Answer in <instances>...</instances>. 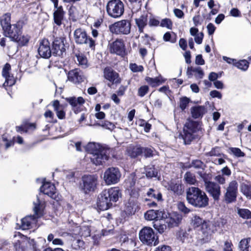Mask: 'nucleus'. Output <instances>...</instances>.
<instances>
[{
	"mask_svg": "<svg viewBox=\"0 0 251 251\" xmlns=\"http://www.w3.org/2000/svg\"><path fill=\"white\" fill-rule=\"evenodd\" d=\"M34 215L26 216L21 220V227L23 230L32 228L36 224L37 219L43 215L46 202L41 198V195L37 196L36 201L33 202Z\"/></svg>",
	"mask_w": 251,
	"mask_h": 251,
	"instance_id": "obj_1",
	"label": "nucleus"
},
{
	"mask_svg": "<svg viewBox=\"0 0 251 251\" xmlns=\"http://www.w3.org/2000/svg\"><path fill=\"white\" fill-rule=\"evenodd\" d=\"M187 202L196 208H204L208 205L209 199L204 192L198 187H190L186 190Z\"/></svg>",
	"mask_w": 251,
	"mask_h": 251,
	"instance_id": "obj_2",
	"label": "nucleus"
},
{
	"mask_svg": "<svg viewBox=\"0 0 251 251\" xmlns=\"http://www.w3.org/2000/svg\"><path fill=\"white\" fill-rule=\"evenodd\" d=\"M201 128L199 123L188 119L183 127V133H180L179 139L183 140L184 144H190L197 137V134L201 131Z\"/></svg>",
	"mask_w": 251,
	"mask_h": 251,
	"instance_id": "obj_3",
	"label": "nucleus"
},
{
	"mask_svg": "<svg viewBox=\"0 0 251 251\" xmlns=\"http://www.w3.org/2000/svg\"><path fill=\"white\" fill-rule=\"evenodd\" d=\"M98 184V176L94 175H85L79 183V190L85 194L94 191Z\"/></svg>",
	"mask_w": 251,
	"mask_h": 251,
	"instance_id": "obj_4",
	"label": "nucleus"
},
{
	"mask_svg": "<svg viewBox=\"0 0 251 251\" xmlns=\"http://www.w3.org/2000/svg\"><path fill=\"white\" fill-rule=\"evenodd\" d=\"M139 238L143 244L147 246H155L158 244V238L150 227L145 226L142 228L139 233Z\"/></svg>",
	"mask_w": 251,
	"mask_h": 251,
	"instance_id": "obj_5",
	"label": "nucleus"
},
{
	"mask_svg": "<svg viewBox=\"0 0 251 251\" xmlns=\"http://www.w3.org/2000/svg\"><path fill=\"white\" fill-rule=\"evenodd\" d=\"M106 11L112 18H120L124 12V3L121 0H110L107 3Z\"/></svg>",
	"mask_w": 251,
	"mask_h": 251,
	"instance_id": "obj_6",
	"label": "nucleus"
},
{
	"mask_svg": "<svg viewBox=\"0 0 251 251\" xmlns=\"http://www.w3.org/2000/svg\"><path fill=\"white\" fill-rule=\"evenodd\" d=\"M192 224L195 227L201 226V229L203 233L206 236L211 235L217 230L216 226H214L212 222L210 221H204L200 217L194 216L192 219Z\"/></svg>",
	"mask_w": 251,
	"mask_h": 251,
	"instance_id": "obj_7",
	"label": "nucleus"
},
{
	"mask_svg": "<svg viewBox=\"0 0 251 251\" xmlns=\"http://www.w3.org/2000/svg\"><path fill=\"white\" fill-rule=\"evenodd\" d=\"M74 39L77 44H86L90 48H93L95 46V41L88 37L86 31L82 28L76 29L74 33Z\"/></svg>",
	"mask_w": 251,
	"mask_h": 251,
	"instance_id": "obj_8",
	"label": "nucleus"
},
{
	"mask_svg": "<svg viewBox=\"0 0 251 251\" xmlns=\"http://www.w3.org/2000/svg\"><path fill=\"white\" fill-rule=\"evenodd\" d=\"M131 24L128 20H121L111 25L109 29L111 32L116 34H128L130 31Z\"/></svg>",
	"mask_w": 251,
	"mask_h": 251,
	"instance_id": "obj_9",
	"label": "nucleus"
},
{
	"mask_svg": "<svg viewBox=\"0 0 251 251\" xmlns=\"http://www.w3.org/2000/svg\"><path fill=\"white\" fill-rule=\"evenodd\" d=\"M121 176V173L118 168L111 167L105 171L103 179L106 184H114L119 181Z\"/></svg>",
	"mask_w": 251,
	"mask_h": 251,
	"instance_id": "obj_10",
	"label": "nucleus"
},
{
	"mask_svg": "<svg viewBox=\"0 0 251 251\" xmlns=\"http://www.w3.org/2000/svg\"><path fill=\"white\" fill-rule=\"evenodd\" d=\"M40 191L43 193V194H39V195H37V196L41 195V198L44 201L45 200L43 198L44 195H47L56 201H59L60 199L58 193L56 191L54 185L50 182H44L40 188ZM37 197H36V198Z\"/></svg>",
	"mask_w": 251,
	"mask_h": 251,
	"instance_id": "obj_11",
	"label": "nucleus"
},
{
	"mask_svg": "<svg viewBox=\"0 0 251 251\" xmlns=\"http://www.w3.org/2000/svg\"><path fill=\"white\" fill-rule=\"evenodd\" d=\"M66 100L70 104L72 110L75 114H77L83 111L85 100L82 97H71L67 98Z\"/></svg>",
	"mask_w": 251,
	"mask_h": 251,
	"instance_id": "obj_12",
	"label": "nucleus"
},
{
	"mask_svg": "<svg viewBox=\"0 0 251 251\" xmlns=\"http://www.w3.org/2000/svg\"><path fill=\"white\" fill-rule=\"evenodd\" d=\"M237 190L238 183L236 180H233L228 184L225 195V201L227 203H231L236 201Z\"/></svg>",
	"mask_w": 251,
	"mask_h": 251,
	"instance_id": "obj_13",
	"label": "nucleus"
},
{
	"mask_svg": "<svg viewBox=\"0 0 251 251\" xmlns=\"http://www.w3.org/2000/svg\"><path fill=\"white\" fill-rule=\"evenodd\" d=\"M206 191L212 197L215 201L219 200L221 195V187L217 183L204 180Z\"/></svg>",
	"mask_w": 251,
	"mask_h": 251,
	"instance_id": "obj_14",
	"label": "nucleus"
},
{
	"mask_svg": "<svg viewBox=\"0 0 251 251\" xmlns=\"http://www.w3.org/2000/svg\"><path fill=\"white\" fill-rule=\"evenodd\" d=\"M10 65L8 63L5 64L2 70V75L5 79V81L3 83L0 82V86H12L15 83L16 79L13 75L10 74Z\"/></svg>",
	"mask_w": 251,
	"mask_h": 251,
	"instance_id": "obj_15",
	"label": "nucleus"
},
{
	"mask_svg": "<svg viewBox=\"0 0 251 251\" xmlns=\"http://www.w3.org/2000/svg\"><path fill=\"white\" fill-rule=\"evenodd\" d=\"M110 51L112 53L124 56L126 54L125 45L122 39H117L109 45Z\"/></svg>",
	"mask_w": 251,
	"mask_h": 251,
	"instance_id": "obj_16",
	"label": "nucleus"
},
{
	"mask_svg": "<svg viewBox=\"0 0 251 251\" xmlns=\"http://www.w3.org/2000/svg\"><path fill=\"white\" fill-rule=\"evenodd\" d=\"M65 39L63 37L56 38L52 43V53L55 56H62L65 52L64 41Z\"/></svg>",
	"mask_w": 251,
	"mask_h": 251,
	"instance_id": "obj_17",
	"label": "nucleus"
},
{
	"mask_svg": "<svg viewBox=\"0 0 251 251\" xmlns=\"http://www.w3.org/2000/svg\"><path fill=\"white\" fill-rule=\"evenodd\" d=\"M112 205L110 201L109 195H107L105 190H103L99 195L97 200V205L100 210H106L109 208Z\"/></svg>",
	"mask_w": 251,
	"mask_h": 251,
	"instance_id": "obj_18",
	"label": "nucleus"
},
{
	"mask_svg": "<svg viewBox=\"0 0 251 251\" xmlns=\"http://www.w3.org/2000/svg\"><path fill=\"white\" fill-rule=\"evenodd\" d=\"M92 162L96 165H102L108 159V156L107 154V151L104 149L93 153L90 156Z\"/></svg>",
	"mask_w": 251,
	"mask_h": 251,
	"instance_id": "obj_19",
	"label": "nucleus"
},
{
	"mask_svg": "<svg viewBox=\"0 0 251 251\" xmlns=\"http://www.w3.org/2000/svg\"><path fill=\"white\" fill-rule=\"evenodd\" d=\"M38 52L40 56L44 58H49L51 56L52 53L48 40L44 39L40 42Z\"/></svg>",
	"mask_w": 251,
	"mask_h": 251,
	"instance_id": "obj_20",
	"label": "nucleus"
},
{
	"mask_svg": "<svg viewBox=\"0 0 251 251\" xmlns=\"http://www.w3.org/2000/svg\"><path fill=\"white\" fill-rule=\"evenodd\" d=\"M103 76L104 78L113 84H118L121 82L119 74L110 67H106L104 69Z\"/></svg>",
	"mask_w": 251,
	"mask_h": 251,
	"instance_id": "obj_21",
	"label": "nucleus"
},
{
	"mask_svg": "<svg viewBox=\"0 0 251 251\" xmlns=\"http://www.w3.org/2000/svg\"><path fill=\"white\" fill-rule=\"evenodd\" d=\"M22 25L20 22L12 25L11 27L5 31L4 34L6 36L9 37L13 41L18 39L19 36L22 34Z\"/></svg>",
	"mask_w": 251,
	"mask_h": 251,
	"instance_id": "obj_22",
	"label": "nucleus"
},
{
	"mask_svg": "<svg viewBox=\"0 0 251 251\" xmlns=\"http://www.w3.org/2000/svg\"><path fill=\"white\" fill-rule=\"evenodd\" d=\"M68 79L74 83H79L83 81V76L80 70L75 69L69 72Z\"/></svg>",
	"mask_w": 251,
	"mask_h": 251,
	"instance_id": "obj_23",
	"label": "nucleus"
},
{
	"mask_svg": "<svg viewBox=\"0 0 251 251\" xmlns=\"http://www.w3.org/2000/svg\"><path fill=\"white\" fill-rule=\"evenodd\" d=\"M182 217V215L177 213H173L170 214L169 217L166 219V223L169 227L177 226L181 223Z\"/></svg>",
	"mask_w": 251,
	"mask_h": 251,
	"instance_id": "obj_24",
	"label": "nucleus"
},
{
	"mask_svg": "<svg viewBox=\"0 0 251 251\" xmlns=\"http://www.w3.org/2000/svg\"><path fill=\"white\" fill-rule=\"evenodd\" d=\"M164 213L161 210H149L145 213V218L148 221H158L164 217Z\"/></svg>",
	"mask_w": 251,
	"mask_h": 251,
	"instance_id": "obj_25",
	"label": "nucleus"
},
{
	"mask_svg": "<svg viewBox=\"0 0 251 251\" xmlns=\"http://www.w3.org/2000/svg\"><path fill=\"white\" fill-rule=\"evenodd\" d=\"M109 199L111 202H116L119 198L121 197V192L118 187H112L108 189H105Z\"/></svg>",
	"mask_w": 251,
	"mask_h": 251,
	"instance_id": "obj_26",
	"label": "nucleus"
},
{
	"mask_svg": "<svg viewBox=\"0 0 251 251\" xmlns=\"http://www.w3.org/2000/svg\"><path fill=\"white\" fill-rule=\"evenodd\" d=\"M0 23L3 31H7L12 26L11 24V14L6 13L2 15L0 18Z\"/></svg>",
	"mask_w": 251,
	"mask_h": 251,
	"instance_id": "obj_27",
	"label": "nucleus"
},
{
	"mask_svg": "<svg viewBox=\"0 0 251 251\" xmlns=\"http://www.w3.org/2000/svg\"><path fill=\"white\" fill-rule=\"evenodd\" d=\"M52 106L55 111L57 117L59 119H64L65 118V112L63 109V107L60 104L58 100H55L53 101Z\"/></svg>",
	"mask_w": 251,
	"mask_h": 251,
	"instance_id": "obj_28",
	"label": "nucleus"
},
{
	"mask_svg": "<svg viewBox=\"0 0 251 251\" xmlns=\"http://www.w3.org/2000/svg\"><path fill=\"white\" fill-rule=\"evenodd\" d=\"M135 22L139 28V30L140 32L143 31V29L147 25L148 23V14L144 13L141 15L139 18L135 19Z\"/></svg>",
	"mask_w": 251,
	"mask_h": 251,
	"instance_id": "obj_29",
	"label": "nucleus"
},
{
	"mask_svg": "<svg viewBox=\"0 0 251 251\" xmlns=\"http://www.w3.org/2000/svg\"><path fill=\"white\" fill-rule=\"evenodd\" d=\"M191 114L195 119L201 117L206 112V108L203 106H196L192 107Z\"/></svg>",
	"mask_w": 251,
	"mask_h": 251,
	"instance_id": "obj_30",
	"label": "nucleus"
},
{
	"mask_svg": "<svg viewBox=\"0 0 251 251\" xmlns=\"http://www.w3.org/2000/svg\"><path fill=\"white\" fill-rule=\"evenodd\" d=\"M190 230L188 231L183 230L178 231L176 233L177 239L182 243L191 242L192 236L190 234Z\"/></svg>",
	"mask_w": 251,
	"mask_h": 251,
	"instance_id": "obj_31",
	"label": "nucleus"
},
{
	"mask_svg": "<svg viewBox=\"0 0 251 251\" xmlns=\"http://www.w3.org/2000/svg\"><path fill=\"white\" fill-rule=\"evenodd\" d=\"M143 147L139 145L130 146L128 148L127 151L128 154L131 157L135 158L142 154Z\"/></svg>",
	"mask_w": 251,
	"mask_h": 251,
	"instance_id": "obj_32",
	"label": "nucleus"
},
{
	"mask_svg": "<svg viewBox=\"0 0 251 251\" xmlns=\"http://www.w3.org/2000/svg\"><path fill=\"white\" fill-rule=\"evenodd\" d=\"M136 174L135 173L131 174L126 179L124 183L125 187L130 191V189L135 187L136 183Z\"/></svg>",
	"mask_w": 251,
	"mask_h": 251,
	"instance_id": "obj_33",
	"label": "nucleus"
},
{
	"mask_svg": "<svg viewBox=\"0 0 251 251\" xmlns=\"http://www.w3.org/2000/svg\"><path fill=\"white\" fill-rule=\"evenodd\" d=\"M147 196L148 200H156L158 201L162 200V194L157 190L150 188L147 192Z\"/></svg>",
	"mask_w": 251,
	"mask_h": 251,
	"instance_id": "obj_34",
	"label": "nucleus"
},
{
	"mask_svg": "<svg viewBox=\"0 0 251 251\" xmlns=\"http://www.w3.org/2000/svg\"><path fill=\"white\" fill-rule=\"evenodd\" d=\"M240 251H251V238L242 239L239 245Z\"/></svg>",
	"mask_w": 251,
	"mask_h": 251,
	"instance_id": "obj_35",
	"label": "nucleus"
},
{
	"mask_svg": "<svg viewBox=\"0 0 251 251\" xmlns=\"http://www.w3.org/2000/svg\"><path fill=\"white\" fill-rule=\"evenodd\" d=\"M85 149L87 151L90 153L91 156L93 154V153H95L102 149L99 144L92 142L89 143L85 147Z\"/></svg>",
	"mask_w": 251,
	"mask_h": 251,
	"instance_id": "obj_36",
	"label": "nucleus"
},
{
	"mask_svg": "<svg viewBox=\"0 0 251 251\" xmlns=\"http://www.w3.org/2000/svg\"><path fill=\"white\" fill-rule=\"evenodd\" d=\"M167 189L177 195H180L183 193L181 185L173 182H171L168 184Z\"/></svg>",
	"mask_w": 251,
	"mask_h": 251,
	"instance_id": "obj_37",
	"label": "nucleus"
},
{
	"mask_svg": "<svg viewBox=\"0 0 251 251\" xmlns=\"http://www.w3.org/2000/svg\"><path fill=\"white\" fill-rule=\"evenodd\" d=\"M47 240L54 246H63L64 245V241L61 238L55 237V235L53 233H50L48 235Z\"/></svg>",
	"mask_w": 251,
	"mask_h": 251,
	"instance_id": "obj_38",
	"label": "nucleus"
},
{
	"mask_svg": "<svg viewBox=\"0 0 251 251\" xmlns=\"http://www.w3.org/2000/svg\"><path fill=\"white\" fill-rule=\"evenodd\" d=\"M147 82L152 87H156L162 84L165 80L159 76L155 78L148 77L146 78Z\"/></svg>",
	"mask_w": 251,
	"mask_h": 251,
	"instance_id": "obj_39",
	"label": "nucleus"
},
{
	"mask_svg": "<svg viewBox=\"0 0 251 251\" xmlns=\"http://www.w3.org/2000/svg\"><path fill=\"white\" fill-rule=\"evenodd\" d=\"M63 10L61 7L57 8L53 13V18L55 23L59 25L63 18Z\"/></svg>",
	"mask_w": 251,
	"mask_h": 251,
	"instance_id": "obj_40",
	"label": "nucleus"
},
{
	"mask_svg": "<svg viewBox=\"0 0 251 251\" xmlns=\"http://www.w3.org/2000/svg\"><path fill=\"white\" fill-rule=\"evenodd\" d=\"M241 193L249 199H251V185L242 183L240 185Z\"/></svg>",
	"mask_w": 251,
	"mask_h": 251,
	"instance_id": "obj_41",
	"label": "nucleus"
},
{
	"mask_svg": "<svg viewBox=\"0 0 251 251\" xmlns=\"http://www.w3.org/2000/svg\"><path fill=\"white\" fill-rule=\"evenodd\" d=\"M144 173L148 178H152L157 176L158 172L154 166H147L144 168Z\"/></svg>",
	"mask_w": 251,
	"mask_h": 251,
	"instance_id": "obj_42",
	"label": "nucleus"
},
{
	"mask_svg": "<svg viewBox=\"0 0 251 251\" xmlns=\"http://www.w3.org/2000/svg\"><path fill=\"white\" fill-rule=\"evenodd\" d=\"M176 34L174 32H167L163 35V40L165 42H170L175 43L176 41Z\"/></svg>",
	"mask_w": 251,
	"mask_h": 251,
	"instance_id": "obj_43",
	"label": "nucleus"
},
{
	"mask_svg": "<svg viewBox=\"0 0 251 251\" xmlns=\"http://www.w3.org/2000/svg\"><path fill=\"white\" fill-rule=\"evenodd\" d=\"M192 71L196 73L195 74V76L197 79H201L204 76V72L200 67H197L195 68H192L191 67H188L187 68V74H189V72Z\"/></svg>",
	"mask_w": 251,
	"mask_h": 251,
	"instance_id": "obj_44",
	"label": "nucleus"
},
{
	"mask_svg": "<svg viewBox=\"0 0 251 251\" xmlns=\"http://www.w3.org/2000/svg\"><path fill=\"white\" fill-rule=\"evenodd\" d=\"M72 247L75 250H82L85 248V244L83 241L80 239H76L73 241Z\"/></svg>",
	"mask_w": 251,
	"mask_h": 251,
	"instance_id": "obj_45",
	"label": "nucleus"
},
{
	"mask_svg": "<svg viewBox=\"0 0 251 251\" xmlns=\"http://www.w3.org/2000/svg\"><path fill=\"white\" fill-rule=\"evenodd\" d=\"M36 128L35 124H27L24 126H18L17 127V131L19 132H26L30 130H33Z\"/></svg>",
	"mask_w": 251,
	"mask_h": 251,
	"instance_id": "obj_46",
	"label": "nucleus"
},
{
	"mask_svg": "<svg viewBox=\"0 0 251 251\" xmlns=\"http://www.w3.org/2000/svg\"><path fill=\"white\" fill-rule=\"evenodd\" d=\"M249 62L246 60H241L238 62L236 61L234 66L242 71H246L249 68Z\"/></svg>",
	"mask_w": 251,
	"mask_h": 251,
	"instance_id": "obj_47",
	"label": "nucleus"
},
{
	"mask_svg": "<svg viewBox=\"0 0 251 251\" xmlns=\"http://www.w3.org/2000/svg\"><path fill=\"white\" fill-rule=\"evenodd\" d=\"M229 153L232 154L235 157H242L245 156V153L238 148L231 147L229 149Z\"/></svg>",
	"mask_w": 251,
	"mask_h": 251,
	"instance_id": "obj_48",
	"label": "nucleus"
},
{
	"mask_svg": "<svg viewBox=\"0 0 251 251\" xmlns=\"http://www.w3.org/2000/svg\"><path fill=\"white\" fill-rule=\"evenodd\" d=\"M95 125L100 126L110 130H113L115 127V126L113 123L107 121H104L101 123H96Z\"/></svg>",
	"mask_w": 251,
	"mask_h": 251,
	"instance_id": "obj_49",
	"label": "nucleus"
},
{
	"mask_svg": "<svg viewBox=\"0 0 251 251\" xmlns=\"http://www.w3.org/2000/svg\"><path fill=\"white\" fill-rule=\"evenodd\" d=\"M25 242L23 240H18L14 243V248L16 251H25Z\"/></svg>",
	"mask_w": 251,
	"mask_h": 251,
	"instance_id": "obj_50",
	"label": "nucleus"
},
{
	"mask_svg": "<svg viewBox=\"0 0 251 251\" xmlns=\"http://www.w3.org/2000/svg\"><path fill=\"white\" fill-rule=\"evenodd\" d=\"M29 39V37L28 35H22V34H21V36H19L18 39L15 40L14 41L17 42L19 45L23 46L28 42Z\"/></svg>",
	"mask_w": 251,
	"mask_h": 251,
	"instance_id": "obj_51",
	"label": "nucleus"
},
{
	"mask_svg": "<svg viewBox=\"0 0 251 251\" xmlns=\"http://www.w3.org/2000/svg\"><path fill=\"white\" fill-rule=\"evenodd\" d=\"M77 60L79 65L83 68L87 67V60L86 57L82 54H78L76 55Z\"/></svg>",
	"mask_w": 251,
	"mask_h": 251,
	"instance_id": "obj_52",
	"label": "nucleus"
},
{
	"mask_svg": "<svg viewBox=\"0 0 251 251\" xmlns=\"http://www.w3.org/2000/svg\"><path fill=\"white\" fill-rule=\"evenodd\" d=\"M184 178L187 183L189 184H194L196 182L195 176L190 172H187L184 175Z\"/></svg>",
	"mask_w": 251,
	"mask_h": 251,
	"instance_id": "obj_53",
	"label": "nucleus"
},
{
	"mask_svg": "<svg viewBox=\"0 0 251 251\" xmlns=\"http://www.w3.org/2000/svg\"><path fill=\"white\" fill-rule=\"evenodd\" d=\"M238 214L244 219L251 218V212L247 209H239L238 210Z\"/></svg>",
	"mask_w": 251,
	"mask_h": 251,
	"instance_id": "obj_54",
	"label": "nucleus"
},
{
	"mask_svg": "<svg viewBox=\"0 0 251 251\" xmlns=\"http://www.w3.org/2000/svg\"><path fill=\"white\" fill-rule=\"evenodd\" d=\"M160 25L162 27H166L169 29H172L173 23L170 19L165 18L162 20Z\"/></svg>",
	"mask_w": 251,
	"mask_h": 251,
	"instance_id": "obj_55",
	"label": "nucleus"
},
{
	"mask_svg": "<svg viewBox=\"0 0 251 251\" xmlns=\"http://www.w3.org/2000/svg\"><path fill=\"white\" fill-rule=\"evenodd\" d=\"M153 227L160 233H163L166 229V225L164 224H161L159 222H156L153 225Z\"/></svg>",
	"mask_w": 251,
	"mask_h": 251,
	"instance_id": "obj_56",
	"label": "nucleus"
},
{
	"mask_svg": "<svg viewBox=\"0 0 251 251\" xmlns=\"http://www.w3.org/2000/svg\"><path fill=\"white\" fill-rule=\"evenodd\" d=\"M142 150V154H143L146 157H151L153 155L154 151L152 148L143 147Z\"/></svg>",
	"mask_w": 251,
	"mask_h": 251,
	"instance_id": "obj_57",
	"label": "nucleus"
},
{
	"mask_svg": "<svg viewBox=\"0 0 251 251\" xmlns=\"http://www.w3.org/2000/svg\"><path fill=\"white\" fill-rule=\"evenodd\" d=\"M128 191L131 198L133 199H137L140 196V189L139 187H133Z\"/></svg>",
	"mask_w": 251,
	"mask_h": 251,
	"instance_id": "obj_58",
	"label": "nucleus"
},
{
	"mask_svg": "<svg viewBox=\"0 0 251 251\" xmlns=\"http://www.w3.org/2000/svg\"><path fill=\"white\" fill-rule=\"evenodd\" d=\"M177 208L179 211L184 214H188L191 211L190 209L187 208L183 202H178Z\"/></svg>",
	"mask_w": 251,
	"mask_h": 251,
	"instance_id": "obj_59",
	"label": "nucleus"
},
{
	"mask_svg": "<svg viewBox=\"0 0 251 251\" xmlns=\"http://www.w3.org/2000/svg\"><path fill=\"white\" fill-rule=\"evenodd\" d=\"M226 221L224 219H219L218 220H217L216 222H215L214 223H212V224L214 225V226H216V227L217 228L218 230L221 229L224 225L226 224Z\"/></svg>",
	"mask_w": 251,
	"mask_h": 251,
	"instance_id": "obj_60",
	"label": "nucleus"
},
{
	"mask_svg": "<svg viewBox=\"0 0 251 251\" xmlns=\"http://www.w3.org/2000/svg\"><path fill=\"white\" fill-rule=\"evenodd\" d=\"M90 236V229L88 226H81V230L80 236L84 237Z\"/></svg>",
	"mask_w": 251,
	"mask_h": 251,
	"instance_id": "obj_61",
	"label": "nucleus"
},
{
	"mask_svg": "<svg viewBox=\"0 0 251 251\" xmlns=\"http://www.w3.org/2000/svg\"><path fill=\"white\" fill-rule=\"evenodd\" d=\"M130 69L133 72H141L144 70V68L141 65H137L135 63L130 64Z\"/></svg>",
	"mask_w": 251,
	"mask_h": 251,
	"instance_id": "obj_62",
	"label": "nucleus"
},
{
	"mask_svg": "<svg viewBox=\"0 0 251 251\" xmlns=\"http://www.w3.org/2000/svg\"><path fill=\"white\" fill-rule=\"evenodd\" d=\"M189 102V100L186 97H184L180 100L179 106L181 110H184L187 106Z\"/></svg>",
	"mask_w": 251,
	"mask_h": 251,
	"instance_id": "obj_63",
	"label": "nucleus"
},
{
	"mask_svg": "<svg viewBox=\"0 0 251 251\" xmlns=\"http://www.w3.org/2000/svg\"><path fill=\"white\" fill-rule=\"evenodd\" d=\"M204 166V164L203 162H202L200 160H195L192 161L191 163V167H194L196 169H201L203 168Z\"/></svg>",
	"mask_w": 251,
	"mask_h": 251,
	"instance_id": "obj_64",
	"label": "nucleus"
}]
</instances>
